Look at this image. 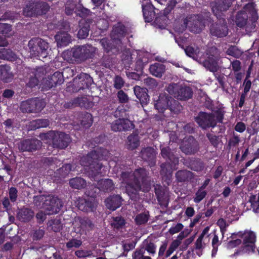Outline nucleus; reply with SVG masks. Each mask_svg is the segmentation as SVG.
Segmentation results:
<instances>
[{
	"label": "nucleus",
	"mask_w": 259,
	"mask_h": 259,
	"mask_svg": "<svg viewBox=\"0 0 259 259\" xmlns=\"http://www.w3.org/2000/svg\"><path fill=\"white\" fill-rule=\"evenodd\" d=\"M149 217L150 215L148 211L139 213L134 219L135 224L138 226L144 225L148 221Z\"/></svg>",
	"instance_id": "45"
},
{
	"label": "nucleus",
	"mask_w": 259,
	"mask_h": 259,
	"mask_svg": "<svg viewBox=\"0 0 259 259\" xmlns=\"http://www.w3.org/2000/svg\"><path fill=\"white\" fill-rule=\"evenodd\" d=\"M150 73L157 77H161L165 70V66L160 63H155L149 67Z\"/></svg>",
	"instance_id": "29"
},
{
	"label": "nucleus",
	"mask_w": 259,
	"mask_h": 259,
	"mask_svg": "<svg viewBox=\"0 0 259 259\" xmlns=\"http://www.w3.org/2000/svg\"><path fill=\"white\" fill-rule=\"evenodd\" d=\"M176 178L178 182H185L193 178V174L189 170H179L176 173Z\"/></svg>",
	"instance_id": "33"
},
{
	"label": "nucleus",
	"mask_w": 259,
	"mask_h": 259,
	"mask_svg": "<svg viewBox=\"0 0 259 259\" xmlns=\"http://www.w3.org/2000/svg\"><path fill=\"white\" fill-rule=\"evenodd\" d=\"M177 4V0H170L166 7L163 10V13H156L153 6L150 4L146 5H142V11L145 22H150L154 20L158 22L159 20L165 21L168 19V15L174 9Z\"/></svg>",
	"instance_id": "3"
},
{
	"label": "nucleus",
	"mask_w": 259,
	"mask_h": 259,
	"mask_svg": "<svg viewBox=\"0 0 259 259\" xmlns=\"http://www.w3.org/2000/svg\"><path fill=\"white\" fill-rule=\"evenodd\" d=\"M101 191L99 186L92 185L89 186L86 191V194L92 198H96L99 192Z\"/></svg>",
	"instance_id": "52"
},
{
	"label": "nucleus",
	"mask_w": 259,
	"mask_h": 259,
	"mask_svg": "<svg viewBox=\"0 0 259 259\" xmlns=\"http://www.w3.org/2000/svg\"><path fill=\"white\" fill-rule=\"evenodd\" d=\"M69 185L73 189H81L86 186L87 182L82 178L75 177L70 180Z\"/></svg>",
	"instance_id": "43"
},
{
	"label": "nucleus",
	"mask_w": 259,
	"mask_h": 259,
	"mask_svg": "<svg viewBox=\"0 0 259 259\" xmlns=\"http://www.w3.org/2000/svg\"><path fill=\"white\" fill-rule=\"evenodd\" d=\"M79 29L78 31L77 36L80 39L85 38L89 35V32L90 30V24L86 21L80 22Z\"/></svg>",
	"instance_id": "36"
},
{
	"label": "nucleus",
	"mask_w": 259,
	"mask_h": 259,
	"mask_svg": "<svg viewBox=\"0 0 259 259\" xmlns=\"http://www.w3.org/2000/svg\"><path fill=\"white\" fill-rule=\"evenodd\" d=\"M153 101L155 108L159 112H163L165 109H169L171 111L177 113L182 108L178 101L164 94L155 97Z\"/></svg>",
	"instance_id": "4"
},
{
	"label": "nucleus",
	"mask_w": 259,
	"mask_h": 259,
	"mask_svg": "<svg viewBox=\"0 0 259 259\" xmlns=\"http://www.w3.org/2000/svg\"><path fill=\"white\" fill-rule=\"evenodd\" d=\"M50 125L48 119H37L30 122L29 127L31 130H36L40 128L47 127Z\"/></svg>",
	"instance_id": "34"
},
{
	"label": "nucleus",
	"mask_w": 259,
	"mask_h": 259,
	"mask_svg": "<svg viewBox=\"0 0 259 259\" xmlns=\"http://www.w3.org/2000/svg\"><path fill=\"white\" fill-rule=\"evenodd\" d=\"M63 73L60 71H56L52 75L44 78L42 81V88L45 90H49L51 88L61 85L64 82Z\"/></svg>",
	"instance_id": "14"
},
{
	"label": "nucleus",
	"mask_w": 259,
	"mask_h": 259,
	"mask_svg": "<svg viewBox=\"0 0 259 259\" xmlns=\"http://www.w3.org/2000/svg\"><path fill=\"white\" fill-rule=\"evenodd\" d=\"M46 139L52 140L53 148L64 149L71 141L70 136L64 132L51 131L45 134Z\"/></svg>",
	"instance_id": "7"
},
{
	"label": "nucleus",
	"mask_w": 259,
	"mask_h": 259,
	"mask_svg": "<svg viewBox=\"0 0 259 259\" xmlns=\"http://www.w3.org/2000/svg\"><path fill=\"white\" fill-rule=\"evenodd\" d=\"M77 5L73 1H68L65 7V13L67 15H71L74 13Z\"/></svg>",
	"instance_id": "56"
},
{
	"label": "nucleus",
	"mask_w": 259,
	"mask_h": 259,
	"mask_svg": "<svg viewBox=\"0 0 259 259\" xmlns=\"http://www.w3.org/2000/svg\"><path fill=\"white\" fill-rule=\"evenodd\" d=\"M78 220L80 224V230L82 232L92 230L94 227V224L91 220L87 217H78Z\"/></svg>",
	"instance_id": "35"
},
{
	"label": "nucleus",
	"mask_w": 259,
	"mask_h": 259,
	"mask_svg": "<svg viewBox=\"0 0 259 259\" xmlns=\"http://www.w3.org/2000/svg\"><path fill=\"white\" fill-rule=\"evenodd\" d=\"M248 19V16L245 12H238L236 15V24L238 27L243 28L247 24Z\"/></svg>",
	"instance_id": "37"
},
{
	"label": "nucleus",
	"mask_w": 259,
	"mask_h": 259,
	"mask_svg": "<svg viewBox=\"0 0 259 259\" xmlns=\"http://www.w3.org/2000/svg\"><path fill=\"white\" fill-rule=\"evenodd\" d=\"M92 115L91 113H86L81 120V124L85 127H90L93 124Z\"/></svg>",
	"instance_id": "55"
},
{
	"label": "nucleus",
	"mask_w": 259,
	"mask_h": 259,
	"mask_svg": "<svg viewBox=\"0 0 259 259\" xmlns=\"http://www.w3.org/2000/svg\"><path fill=\"white\" fill-rule=\"evenodd\" d=\"M13 77L14 74L9 65L6 64L0 65V79L8 83L11 81Z\"/></svg>",
	"instance_id": "26"
},
{
	"label": "nucleus",
	"mask_w": 259,
	"mask_h": 259,
	"mask_svg": "<svg viewBox=\"0 0 259 259\" xmlns=\"http://www.w3.org/2000/svg\"><path fill=\"white\" fill-rule=\"evenodd\" d=\"M249 202L253 210L256 212H259V193L256 194H251L249 196Z\"/></svg>",
	"instance_id": "47"
},
{
	"label": "nucleus",
	"mask_w": 259,
	"mask_h": 259,
	"mask_svg": "<svg viewBox=\"0 0 259 259\" xmlns=\"http://www.w3.org/2000/svg\"><path fill=\"white\" fill-rule=\"evenodd\" d=\"M195 121L202 130L214 128L217 126L215 116L212 112H199L195 117Z\"/></svg>",
	"instance_id": "12"
},
{
	"label": "nucleus",
	"mask_w": 259,
	"mask_h": 259,
	"mask_svg": "<svg viewBox=\"0 0 259 259\" xmlns=\"http://www.w3.org/2000/svg\"><path fill=\"white\" fill-rule=\"evenodd\" d=\"M127 32V29L121 22H118L113 25L111 31V37L113 39L120 40L124 37Z\"/></svg>",
	"instance_id": "21"
},
{
	"label": "nucleus",
	"mask_w": 259,
	"mask_h": 259,
	"mask_svg": "<svg viewBox=\"0 0 259 259\" xmlns=\"http://www.w3.org/2000/svg\"><path fill=\"white\" fill-rule=\"evenodd\" d=\"M122 201V199L120 195H113L106 198L105 202L107 208L114 211L121 206Z\"/></svg>",
	"instance_id": "23"
},
{
	"label": "nucleus",
	"mask_w": 259,
	"mask_h": 259,
	"mask_svg": "<svg viewBox=\"0 0 259 259\" xmlns=\"http://www.w3.org/2000/svg\"><path fill=\"white\" fill-rule=\"evenodd\" d=\"M237 235L239 237L242 238L243 244H246L251 243L253 244L255 243L256 241V236L255 233L252 231H245L244 233L239 232Z\"/></svg>",
	"instance_id": "32"
},
{
	"label": "nucleus",
	"mask_w": 259,
	"mask_h": 259,
	"mask_svg": "<svg viewBox=\"0 0 259 259\" xmlns=\"http://www.w3.org/2000/svg\"><path fill=\"white\" fill-rule=\"evenodd\" d=\"M71 104L74 106H79L85 109L92 108L94 106V103L84 97L74 98L72 101Z\"/></svg>",
	"instance_id": "28"
},
{
	"label": "nucleus",
	"mask_w": 259,
	"mask_h": 259,
	"mask_svg": "<svg viewBox=\"0 0 259 259\" xmlns=\"http://www.w3.org/2000/svg\"><path fill=\"white\" fill-rule=\"evenodd\" d=\"M154 186V192L160 206H168V198L165 193L164 189L160 185L156 184Z\"/></svg>",
	"instance_id": "20"
},
{
	"label": "nucleus",
	"mask_w": 259,
	"mask_h": 259,
	"mask_svg": "<svg viewBox=\"0 0 259 259\" xmlns=\"http://www.w3.org/2000/svg\"><path fill=\"white\" fill-rule=\"evenodd\" d=\"M45 209L48 214H56L62 207L61 200L57 197H52L45 200Z\"/></svg>",
	"instance_id": "16"
},
{
	"label": "nucleus",
	"mask_w": 259,
	"mask_h": 259,
	"mask_svg": "<svg viewBox=\"0 0 259 259\" xmlns=\"http://www.w3.org/2000/svg\"><path fill=\"white\" fill-rule=\"evenodd\" d=\"M90 10L83 7L82 5H79L76 8L75 13L76 16L84 18L89 15Z\"/></svg>",
	"instance_id": "49"
},
{
	"label": "nucleus",
	"mask_w": 259,
	"mask_h": 259,
	"mask_svg": "<svg viewBox=\"0 0 259 259\" xmlns=\"http://www.w3.org/2000/svg\"><path fill=\"white\" fill-rule=\"evenodd\" d=\"M207 192L198 188V190L195 193V197L194 198V201L198 203L201 201L206 196Z\"/></svg>",
	"instance_id": "57"
},
{
	"label": "nucleus",
	"mask_w": 259,
	"mask_h": 259,
	"mask_svg": "<svg viewBox=\"0 0 259 259\" xmlns=\"http://www.w3.org/2000/svg\"><path fill=\"white\" fill-rule=\"evenodd\" d=\"M184 164L189 168L196 171H202L205 167L203 161L197 158H189L184 159Z\"/></svg>",
	"instance_id": "19"
},
{
	"label": "nucleus",
	"mask_w": 259,
	"mask_h": 259,
	"mask_svg": "<svg viewBox=\"0 0 259 259\" xmlns=\"http://www.w3.org/2000/svg\"><path fill=\"white\" fill-rule=\"evenodd\" d=\"M161 155L163 158L166 159L172 163L178 162V158L176 157L174 154L171 152L169 147H163L161 149Z\"/></svg>",
	"instance_id": "39"
},
{
	"label": "nucleus",
	"mask_w": 259,
	"mask_h": 259,
	"mask_svg": "<svg viewBox=\"0 0 259 259\" xmlns=\"http://www.w3.org/2000/svg\"><path fill=\"white\" fill-rule=\"evenodd\" d=\"M41 142L37 139H26L20 143L18 147L22 151H33L38 149Z\"/></svg>",
	"instance_id": "17"
},
{
	"label": "nucleus",
	"mask_w": 259,
	"mask_h": 259,
	"mask_svg": "<svg viewBox=\"0 0 259 259\" xmlns=\"http://www.w3.org/2000/svg\"><path fill=\"white\" fill-rule=\"evenodd\" d=\"M76 203L78 208L83 211L92 210L94 207L93 202L82 198H79Z\"/></svg>",
	"instance_id": "31"
},
{
	"label": "nucleus",
	"mask_w": 259,
	"mask_h": 259,
	"mask_svg": "<svg viewBox=\"0 0 259 259\" xmlns=\"http://www.w3.org/2000/svg\"><path fill=\"white\" fill-rule=\"evenodd\" d=\"M210 32L212 35L218 37H223L228 34V27L226 23H212L210 27Z\"/></svg>",
	"instance_id": "18"
},
{
	"label": "nucleus",
	"mask_w": 259,
	"mask_h": 259,
	"mask_svg": "<svg viewBox=\"0 0 259 259\" xmlns=\"http://www.w3.org/2000/svg\"><path fill=\"white\" fill-rule=\"evenodd\" d=\"M30 54L34 57L45 58L47 56L49 44L39 37L31 39L28 44Z\"/></svg>",
	"instance_id": "8"
},
{
	"label": "nucleus",
	"mask_w": 259,
	"mask_h": 259,
	"mask_svg": "<svg viewBox=\"0 0 259 259\" xmlns=\"http://www.w3.org/2000/svg\"><path fill=\"white\" fill-rule=\"evenodd\" d=\"M11 31V25L7 23H0V33L8 36Z\"/></svg>",
	"instance_id": "61"
},
{
	"label": "nucleus",
	"mask_w": 259,
	"mask_h": 259,
	"mask_svg": "<svg viewBox=\"0 0 259 259\" xmlns=\"http://www.w3.org/2000/svg\"><path fill=\"white\" fill-rule=\"evenodd\" d=\"M100 43L107 53L112 52L113 50L115 49V46L112 44L111 41L107 38L102 39Z\"/></svg>",
	"instance_id": "50"
},
{
	"label": "nucleus",
	"mask_w": 259,
	"mask_h": 259,
	"mask_svg": "<svg viewBox=\"0 0 259 259\" xmlns=\"http://www.w3.org/2000/svg\"><path fill=\"white\" fill-rule=\"evenodd\" d=\"M50 9V6L47 2L30 0L24 8L23 14L27 17H37L46 16Z\"/></svg>",
	"instance_id": "5"
},
{
	"label": "nucleus",
	"mask_w": 259,
	"mask_h": 259,
	"mask_svg": "<svg viewBox=\"0 0 259 259\" xmlns=\"http://www.w3.org/2000/svg\"><path fill=\"white\" fill-rule=\"evenodd\" d=\"M43 162L45 164L51 166L55 168L58 166V164H60V161L56 157H45L43 159Z\"/></svg>",
	"instance_id": "51"
},
{
	"label": "nucleus",
	"mask_w": 259,
	"mask_h": 259,
	"mask_svg": "<svg viewBox=\"0 0 259 259\" xmlns=\"http://www.w3.org/2000/svg\"><path fill=\"white\" fill-rule=\"evenodd\" d=\"M134 91L142 106L144 107L146 106L150 101V97L147 93V89L142 88L139 86H136L134 88Z\"/></svg>",
	"instance_id": "22"
},
{
	"label": "nucleus",
	"mask_w": 259,
	"mask_h": 259,
	"mask_svg": "<svg viewBox=\"0 0 259 259\" xmlns=\"http://www.w3.org/2000/svg\"><path fill=\"white\" fill-rule=\"evenodd\" d=\"M111 225L114 229L119 230L125 227V220L121 216L113 217Z\"/></svg>",
	"instance_id": "46"
},
{
	"label": "nucleus",
	"mask_w": 259,
	"mask_h": 259,
	"mask_svg": "<svg viewBox=\"0 0 259 259\" xmlns=\"http://www.w3.org/2000/svg\"><path fill=\"white\" fill-rule=\"evenodd\" d=\"M46 105L43 99L34 98L22 101L20 109L23 113H38L41 111Z\"/></svg>",
	"instance_id": "10"
},
{
	"label": "nucleus",
	"mask_w": 259,
	"mask_h": 259,
	"mask_svg": "<svg viewBox=\"0 0 259 259\" xmlns=\"http://www.w3.org/2000/svg\"><path fill=\"white\" fill-rule=\"evenodd\" d=\"M82 243L80 240L76 239H71L66 243V246L67 248H71L72 247L78 248Z\"/></svg>",
	"instance_id": "59"
},
{
	"label": "nucleus",
	"mask_w": 259,
	"mask_h": 259,
	"mask_svg": "<svg viewBox=\"0 0 259 259\" xmlns=\"http://www.w3.org/2000/svg\"><path fill=\"white\" fill-rule=\"evenodd\" d=\"M114 116L118 119H128L129 117L128 111L123 106H119L114 112Z\"/></svg>",
	"instance_id": "48"
},
{
	"label": "nucleus",
	"mask_w": 259,
	"mask_h": 259,
	"mask_svg": "<svg viewBox=\"0 0 259 259\" xmlns=\"http://www.w3.org/2000/svg\"><path fill=\"white\" fill-rule=\"evenodd\" d=\"M109 151L103 148H97L82 156L80 160L81 165L89 167L92 171V175L96 177L101 174L103 164L101 161L105 160L108 156Z\"/></svg>",
	"instance_id": "2"
},
{
	"label": "nucleus",
	"mask_w": 259,
	"mask_h": 259,
	"mask_svg": "<svg viewBox=\"0 0 259 259\" xmlns=\"http://www.w3.org/2000/svg\"><path fill=\"white\" fill-rule=\"evenodd\" d=\"M58 47L67 46L71 40V36L66 32L59 31L55 36Z\"/></svg>",
	"instance_id": "27"
},
{
	"label": "nucleus",
	"mask_w": 259,
	"mask_h": 259,
	"mask_svg": "<svg viewBox=\"0 0 259 259\" xmlns=\"http://www.w3.org/2000/svg\"><path fill=\"white\" fill-rule=\"evenodd\" d=\"M207 55V58L202 62L203 66L210 72L214 73L218 71L219 66V54L217 48H211Z\"/></svg>",
	"instance_id": "13"
},
{
	"label": "nucleus",
	"mask_w": 259,
	"mask_h": 259,
	"mask_svg": "<svg viewBox=\"0 0 259 259\" xmlns=\"http://www.w3.org/2000/svg\"><path fill=\"white\" fill-rule=\"evenodd\" d=\"M211 144L214 147H217L219 144V137L211 133H208L206 135Z\"/></svg>",
	"instance_id": "63"
},
{
	"label": "nucleus",
	"mask_w": 259,
	"mask_h": 259,
	"mask_svg": "<svg viewBox=\"0 0 259 259\" xmlns=\"http://www.w3.org/2000/svg\"><path fill=\"white\" fill-rule=\"evenodd\" d=\"M168 93L174 96L178 100L186 101L191 99L193 96L192 89L187 86H183L177 83L168 85L167 88Z\"/></svg>",
	"instance_id": "9"
},
{
	"label": "nucleus",
	"mask_w": 259,
	"mask_h": 259,
	"mask_svg": "<svg viewBox=\"0 0 259 259\" xmlns=\"http://www.w3.org/2000/svg\"><path fill=\"white\" fill-rule=\"evenodd\" d=\"M172 163L170 161H167L165 162L162 163L160 165V175L163 177L169 178L172 175Z\"/></svg>",
	"instance_id": "38"
},
{
	"label": "nucleus",
	"mask_w": 259,
	"mask_h": 259,
	"mask_svg": "<svg viewBox=\"0 0 259 259\" xmlns=\"http://www.w3.org/2000/svg\"><path fill=\"white\" fill-rule=\"evenodd\" d=\"M72 165L71 164H65L58 169V173L63 178H65L71 171Z\"/></svg>",
	"instance_id": "54"
},
{
	"label": "nucleus",
	"mask_w": 259,
	"mask_h": 259,
	"mask_svg": "<svg viewBox=\"0 0 259 259\" xmlns=\"http://www.w3.org/2000/svg\"><path fill=\"white\" fill-rule=\"evenodd\" d=\"M181 151L186 154L191 155L196 153L198 150V145L195 140L185 141L180 146Z\"/></svg>",
	"instance_id": "24"
},
{
	"label": "nucleus",
	"mask_w": 259,
	"mask_h": 259,
	"mask_svg": "<svg viewBox=\"0 0 259 259\" xmlns=\"http://www.w3.org/2000/svg\"><path fill=\"white\" fill-rule=\"evenodd\" d=\"M134 127V123L128 119H117L111 124L112 131L116 132L131 131Z\"/></svg>",
	"instance_id": "15"
},
{
	"label": "nucleus",
	"mask_w": 259,
	"mask_h": 259,
	"mask_svg": "<svg viewBox=\"0 0 259 259\" xmlns=\"http://www.w3.org/2000/svg\"><path fill=\"white\" fill-rule=\"evenodd\" d=\"M34 211L30 208L23 207L18 210L17 218L22 222H29L33 218Z\"/></svg>",
	"instance_id": "25"
},
{
	"label": "nucleus",
	"mask_w": 259,
	"mask_h": 259,
	"mask_svg": "<svg viewBox=\"0 0 259 259\" xmlns=\"http://www.w3.org/2000/svg\"><path fill=\"white\" fill-rule=\"evenodd\" d=\"M124 81L123 78L118 75L115 77L114 79V87L117 89L120 90L124 85Z\"/></svg>",
	"instance_id": "64"
},
{
	"label": "nucleus",
	"mask_w": 259,
	"mask_h": 259,
	"mask_svg": "<svg viewBox=\"0 0 259 259\" xmlns=\"http://www.w3.org/2000/svg\"><path fill=\"white\" fill-rule=\"evenodd\" d=\"M96 48L92 45H84L75 46L72 48L71 51L67 52L74 58L75 61H84L88 59L93 58L95 54Z\"/></svg>",
	"instance_id": "6"
},
{
	"label": "nucleus",
	"mask_w": 259,
	"mask_h": 259,
	"mask_svg": "<svg viewBox=\"0 0 259 259\" xmlns=\"http://www.w3.org/2000/svg\"><path fill=\"white\" fill-rule=\"evenodd\" d=\"M148 63V59L144 56H138L135 64L134 70L142 73L144 66Z\"/></svg>",
	"instance_id": "41"
},
{
	"label": "nucleus",
	"mask_w": 259,
	"mask_h": 259,
	"mask_svg": "<svg viewBox=\"0 0 259 259\" xmlns=\"http://www.w3.org/2000/svg\"><path fill=\"white\" fill-rule=\"evenodd\" d=\"M120 180L126 184L125 189L128 195H136L141 189V183H145L147 171L144 168L136 169L134 171L126 164H121L119 167Z\"/></svg>",
	"instance_id": "1"
},
{
	"label": "nucleus",
	"mask_w": 259,
	"mask_h": 259,
	"mask_svg": "<svg viewBox=\"0 0 259 259\" xmlns=\"http://www.w3.org/2000/svg\"><path fill=\"white\" fill-rule=\"evenodd\" d=\"M0 59L14 61L16 60V55L11 50L6 48L0 49Z\"/></svg>",
	"instance_id": "40"
},
{
	"label": "nucleus",
	"mask_w": 259,
	"mask_h": 259,
	"mask_svg": "<svg viewBox=\"0 0 259 259\" xmlns=\"http://www.w3.org/2000/svg\"><path fill=\"white\" fill-rule=\"evenodd\" d=\"M213 114H214L217 123L218 122L222 123L224 118L225 112L221 108L218 109L214 111Z\"/></svg>",
	"instance_id": "62"
},
{
	"label": "nucleus",
	"mask_w": 259,
	"mask_h": 259,
	"mask_svg": "<svg viewBox=\"0 0 259 259\" xmlns=\"http://www.w3.org/2000/svg\"><path fill=\"white\" fill-rule=\"evenodd\" d=\"M140 154L142 158L146 161H152L155 157L154 149L150 147L143 148Z\"/></svg>",
	"instance_id": "42"
},
{
	"label": "nucleus",
	"mask_w": 259,
	"mask_h": 259,
	"mask_svg": "<svg viewBox=\"0 0 259 259\" xmlns=\"http://www.w3.org/2000/svg\"><path fill=\"white\" fill-rule=\"evenodd\" d=\"M101 191L109 192L114 189V184L112 180L109 179H102L97 183Z\"/></svg>",
	"instance_id": "30"
},
{
	"label": "nucleus",
	"mask_w": 259,
	"mask_h": 259,
	"mask_svg": "<svg viewBox=\"0 0 259 259\" xmlns=\"http://www.w3.org/2000/svg\"><path fill=\"white\" fill-rule=\"evenodd\" d=\"M117 97L120 103H126L128 102L129 98L127 95L121 90H120L117 93Z\"/></svg>",
	"instance_id": "58"
},
{
	"label": "nucleus",
	"mask_w": 259,
	"mask_h": 259,
	"mask_svg": "<svg viewBox=\"0 0 259 259\" xmlns=\"http://www.w3.org/2000/svg\"><path fill=\"white\" fill-rule=\"evenodd\" d=\"M127 149L133 150L140 145L139 137L137 135L131 134L127 137Z\"/></svg>",
	"instance_id": "44"
},
{
	"label": "nucleus",
	"mask_w": 259,
	"mask_h": 259,
	"mask_svg": "<svg viewBox=\"0 0 259 259\" xmlns=\"http://www.w3.org/2000/svg\"><path fill=\"white\" fill-rule=\"evenodd\" d=\"M93 82V78L89 74L82 73L74 78L71 87H68L67 89L69 91L71 90L72 92L84 91L89 89Z\"/></svg>",
	"instance_id": "11"
},
{
	"label": "nucleus",
	"mask_w": 259,
	"mask_h": 259,
	"mask_svg": "<svg viewBox=\"0 0 259 259\" xmlns=\"http://www.w3.org/2000/svg\"><path fill=\"white\" fill-rule=\"evenodd\" d=\"M144 83L146 86L150 89H153L157 86L156 80L154 78L150 77L144 79Z\"/></svg>",
	"instance_id": "60"
},
{
	"label": "nucleus",
	"mask_w": 259,
	"mask_h": 259,
	"mask_svg": "<svg viewBox=\"0 0 259 259\" xmlns=\"http://www.w3.org/2000/svg\"><path fill=\"white\" fill-rule=\"evenodd\" d=\"M227 54L234 57L235 58H239L242 54V52L235 46H230L227 50Z\"/></svg>",
	"instance_id": "53"
}]
</instances>
